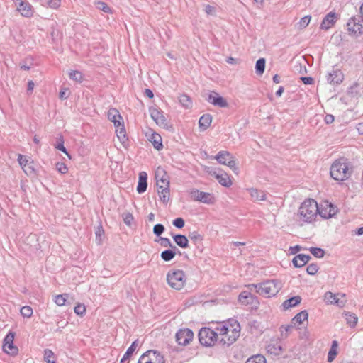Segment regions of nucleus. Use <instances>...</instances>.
I'll return each instance as SVG.
<instances>
[{
	"instance_id": "obj_32",
	"label": "nucleus",
	"mask_w": 363,
	"mask_h": 363,
	"mask_svg": "<svg viewBox=\"0 0 363 363\" xmlns=\"http://www.w3.org/2000/svg\"><path fill=\"white\" fill-rule=\"evenodd\" d=\"M150 141L152 143L154 147L157 150H160L163 147L162 138L159 134L156 133H153L151 135Z\"/></svg>"
},
{
	"instance_id": "obj_16",
	"label": "nucleus",
	"mask_w": 363,
	"mask_h": 363,
	"mask_svg": "<svg viewBox=\"0 0 363 363\" xmlns=\"http://www.w3.org/2000/svg\"><path fill=\"white\" fill-rule=\"evenodd\" d=\"M16 6L18 11L24 17H30L33 16V6L27 1L16 0Z\"/></svg>"
},
{
	"instance_id": "obj_8",
	"label": "nucleus",
	"mask_w": 363,
	"mask_h": 363,
	"mask_svg": "<svg viewBox=\"0 0 363 363\" xmlns=\"http://www.w3.org/2000/svg\"><path fill=\"white\" fill-rule=\"evenodd\" d=\"M318 213L325 219L332 218L338 211L337 206L328 201H323L320 206H318Z\"/></svg>"
},
{
	"instance_id": "obj_53",
	"label": "nucleus",
	"mask_w": 363,
	"mask_h": 363,
	"mask_svg": "<svg viewBox=\"0 0 363 363\" xmlns=\"http://www.w3.org/2000/svg\"><path fill=\"white\" fill-rule=\"evenodd\" d=\"M96 7L98 9L103 11L105 13H110L111 9L110 7L103 1H98L96 3Z\"/></svg>"
},
{
	"instance_id": "obj_36",
	"label": "nucleus",
	"mask_w": 363,
	"mask_h": 363,
	"mask_svg": "<svg viewBox=\"0 0 363 363\" xmlns=\"http://www.w3.org/2000/svg\"><path fill=\"white\" fill-rule=\"evenodd\" d=\"M266 60L264 58H259L255 65V72L257 74L262 75L265 69Z\"/></svg>"
},
{
	"instance_id": "obj_25",
	"label": "nucleus",
	"mask_w": 363,
	"mask_h": 363,
	"mask_svg": "<svg viewBox=\"0 0 363 363\" xmlns=\"http://www.w3.org/2000/svg\"><path fill=\"white\" fill-rule=\"evenodd\" d=\"M255 296H253L250 292L242 291L240 293L238 297V301L244 305H248L253 303V301Z\"/></svg>"
},
{
	"instance_id": "obj_5",
	"label": "nucleus",
	"mask_w": 363,
	"mask_h": 363,
	"mask_svg": "<svg viewBox=\"0 0 363 363\" xmlns=\"http://www.w3.org/2000/svg\"><path fill=\"white\" fill-rule=\"evenodd\" d=\"M199 340L204 346H212L217 341L218 333L208 328H203L199 330Z\"/></svg>"
},
{
	"instance_id": "obj_11",
	"label": "nucleus",
	"mask_w": 363,
	"mask_h": 363,
	"mask_svg": "<svg viewBox=\"0 0 363 363\" xmlns=\"http://www.w3.org/2000/svg\"><path fill=\"white\" fill-rule=\"evenodd\" d=\"M15 333L9 331L4 340L3 350L5 352L11 354H16L18 352L17 347L14 346L13 340Z\"/></svg>"
},
{
	"instance_id": "obj_4",
	"label": "nucleus",
	"mask_w": 363,
	"mask_h": 363,
	"mask_svg": "<svg viewBox=\"0 0 363 363\" xmlns=\"http://www.w3.org/2000/svg\"><path fill=\"white\" fill-rule=\"evenodd\" d=\"M167 281L172 289L180 290L184 286L186 278L182 270L173 269L168 272Z\"/></svg>"
},
{
	"instance_id": "obj_27",
	"label": "nucleus",
	"mask_w": 363,
	"mask_h": 363,
	"mask_svg": "<svg viewBox=\"0 0 363 363\" xmlns=\"http://www.w3.org/2000/svg\"><path fill=\"white\" fill-rule=\"evenodd\" d=\"M173 240L182 248H187L189 247L188 238L184 235H175L173 236Z\"/></svg>"
},
{
	"instance_id": "obj_55",
	"label": "nucleus",
	"mask_w": 363,
	"mask_h": 363,
	"mask_svg": "<svg viewBox=\"0 0 363 363\" xmlns=\"http://www.w3.org/2000/svg\"><path fill=\"white\" fill-rule=\"evenodd\" d=\"M172 224L174 227L180 229L184 226L185 221L182 218H177L173 220Z\"/></svg>"
},
{
	"instance_id": "obj_60",
	"label": "nucleus",
	"mask_w": 363,
	"mask_h": 363,
	"mask_svg": "<svg viewBox=\"0 0 363 363\" xmlns=\"http://www.w3.org/2000/svg\"><path fill=\"white\" fill-rule=\"evenodd\" d=\"M133 220V216L131 213H127L123 215V221L126 225H130Z\"/></svg>"
},
{
	"instance_id": "obj_47",
	"label": "nucleus",
	"mask_w": 363,
	"mask_h": 363,
	"mask_svg": "<svg viewBox=\"0 0 363 363\" xmlns=\"http://www.w3.org/2000/svg\"><path fill=\"white\" fill-rule=\"evenodd\" d=\"M21 314L24 318H30L33 315V309L30 306H23L21 309Z\"/></svg>"
},
{
	"instance_id": "obj_41",
	"label": "nucleus",
	"mask_w": 363,
	"mask_h": 363,
	"mask_svg": "<svg viewBox=\"0 0 363 363\" xmlns=\"http://www.w3.org/2000/svg\"><path fill=\"white\" fill-rule=\"evenodd\" d=\"M54 357L55 354L51 350L45 349L44 350V360L47 363H55Z\"/></svg>"
},
{
	"instance_id": "obj_58",
	"label": "nucleus",
	"mask_w": 363,
	"mask_h": 363,
	"mask_svg": "<svg viewBox=\"0 0 363 363\" xmlns=\"http://www.w3.org/2000/svg\"><path fill=\"white\" fill-rule=\"evenodd\" d=\"M23 169V171L25 172V173L28 175L29 174H32L35 172V169L32 165V162H28L27 164H26V167H24L23 168H22Z\"/></svg>"
},
{
	"instance_id": "obj_52",
	"label": "nucleus",
	"mask_w": 363,
	"mask_h": 363,
	"mask_svg": "<svg viewBox=\"0 0 363 363\" xmlns=\"http://www.w3.org/2000/svg\"><path fill=\"white\" fill-rule=\"evenodd\" d=\"M77 315L82 316L86 312V308L84 304L78 303L74 308Z\"/></svg>"
},
{
	"instance_id": "obj_37",
	"label": "nucleus",
	"mask_w": 363,
	"mask_h": 363,
	"mask_svg": "<svg viewBox=\"0 0 363 363\" xmlns=\"http://www.w3.org/2000/svg\"><path fill=\"white\" fill-rule=\"evenodd\" d=\"M176 252L172 250H165L161 253V258L165 261L169 262L175 257Z\"/></svg>"
},
{
	"instance_id": "obj_38",
	"label": "nucleus",
	"mask_w": 363,
	"mask_h": 363,
	"mask_svg": "<svg viewBox=\"0 0 363 363\" xmlns=\"http://www.w3.org/2000/svg\"><path fill=\"white\" fill-rule=\"evenodd\" d=\"M179 101L182 104V106L186 108H190L191 106V100L189 96L186 94H182L179 97Z\"/></svg>"
},
{
	"instance_id": "obj_1",
	"label": "nucleus",
	"mask_w": 363,
	"mask_h": 363,
	"mask_svg": "<svg viewBox=\"0 0 363 363\" xmlns=\"http://www.w3.org/2000/svg\"><path fill=\"white\" fill-rule=\"evenodd\" d=\"M352 167L347 159L340 157L335 160L330 167V177L338 182L349 179L352 174Z\"/></svg>"
},
{
	"instance_id": "obj_28",
	"label": "nucleus",
	"mask_w": 363,
	"mask_h": 363,
	"mask_svg": "<svg viewBox=\"0 0 363 363\" xmlns=\"http://www.w3.org/2000/svg\"><path fill=\"white\" fill-rule=\"evenodd\" d=\"M212 116L210 114L203 115L199 121V125L201 129L203 130H206L211 123Z\"/></svg>"
},
{
	"instance_id": "obj_39",
	"label": "nucleus",
	"mask_w": 363,
	"mask_h": 363,
	"mask_svg": "<svg viewBox=\"0 0 363 363\" xmlns=\"http://www.w3.org/2000/svg\"><path fill=\"white\" fill-rule=\"evenodd\" d=\"M69 77L71 79L77 82H82L84 79L82 73L77 70L70 71L69 72Z\"/></svg>"
},
{
	"instance_id": "obj_49",
	"label": "nucleus",
	"mask_w": 363,
	"mask_h": 363,
	"mask_svg": "<svg viewBox=\"0 0 363 363\" xmlns=\"http://www.w3.org/2000/svg\"><path fill=\"white\" fill-rule=\"evenodd\" d=\"M224 164L229 167L235 173H238V167H237V164L233 157H231L230 159Z\"/></svg>"
},
{
	"instance_id": "obj_57",
	"label": "nucleus",
	"mask_w": 363,
	"mask_h": 363,
	"mask_svg": "<svg viewBox=\"0 0 363 363\" xmlns=\"http://www.w3.org/2000/svg\"><path fill=\"white\" fill-rule=\"evenodd\" d=\"M310 16H306L303 17L299 21V26L301 28H306L310 23L311 21Z\"/></svg>"
},
{
	"instance_id": "obj_64",
	"label": "nucleus",
	"mask_w": 363,
	"mask_h": 363,
	"mask_svg": "<svg viewBox=\"0 0 363 363\" xmlns=\"http://www.w3.org/2000/svg\"><path fill=\"white\" fill-rule=\"evenodd\" d=\"M300 79L305 84H313L314 83V79L311 77H301Z\"/></svg>"
},
{
	"instance_id": "obj_22",
	"label": "nucleus",
	"mask_w": 363,
	"mask_h": 363,
	"mask_svg": "<svg viewBox=\"0 0 363 363\" xmlns=\"http://www.w3.org/2000/svg\"><path fill=\"white\" fill-rule=\"evenodd\" d=\"M147 175L146 172H142L139 174V179L137 186V191L138 194L144 193L147 187Z\"/></svg>"
},
{
	"instance_id": "obj_12",
	"label": "nucleus",
	"mask_w": 363,
	"mask_h": 363,
	"mask_svg": "<svg viewBox=\"0 0 363 363\" xmlns=\"http://www.w3.org/2000/svg\"><path fill=\"white\" fill-rule=\"evenodd\" d=\"M190 195L194 201H200L207 204H211L214 201L213 196L207 192L200 191L198 189H194L191 191Z\"/></svg>"
},
{
	"instance_id": "obj_34",
	"label": "nucleus",
	"mask_w": 363,
	"mask_h": 363,
	"mask_svg": "<svg viewBox=\"0 0 363 363\" xmlns=\"http://www.w3.org/2000/svg\"><path fill=\"white\" fill-rule=\"evenodd\" d=\"M116 128H116V133L117 137L118 138L121 143L122 144L125 145L128 140L125 128L123 124H121V126L116 127Z\"/></svg>"
},
{
	"instance_id": "obj_40",
	"label": "nucleus",
	"mask_w": 363,
	"mask_h": 363,
	"mask_svg": "<svg viewBox=\"0 0 363 363\" xmlns=\"http://www.w3.org/2000/svg\"><path fill=\"white\" fill-rule=\"evenodd\" d=\"M245 363H267V362L263 355L257 354L250 357Z\"/></svg>"
},
{
	"instance_id": "obj_18",
	"label": "nucleus",
	"mask_w": 363,
	"mask_h": 363,
	"mask_svg": "<svg viewBox=\"0 0 363 363\" xmlns=\"http://www.w3.org/2000/svg\"><path fill=\"white\" fill-rule=\"evenodd\" d=\"M344 79V74L340 69H333L328 73L327 80L330 84H339Z\"/></svg>"
},
{
	"instance_id": "obj_51",
	"label": "nucleus",
	"mask_w": 363,
	"mask_h": 363,
	"mask_svg": "<svg viewBox=\"0 0 363 363\" xmlns=\"http://www.w3.org/2000/svg\"><path fill=\"white\" fill-rule=\"evenodd\" d=\"M318 266L317 264H310L306 268V272L310 275H315L318 271Z\"/></svg>"
},
{
	"instance_id": "obj_14",
	"label": "nucleus",
	"mask_w": 363,
	"mask_h": 363,
	"mask_svg": "<svg viewBox=\"0 0 363 363\" xmlns=\"http://www.w3.org/2000/svg\"><path fill=\"white\" fill-rule=\"evenodd\" d=\"M155 179L157 188L169 186V177L163 168L160 167L157 168L155 173Z\"/></svg>"
},
{
	"instance_id": "obj_48",
	"label": "nucleus",
	"mask_w": 363,
	"mask_h": 363,
	"mask_svg": "<svg viewBox=\"0 0 363 363\" xmlns=\"http://www.w3.org/2000/svg\"><path fill=\"white\" fill-rule=\"evenodd\" d=\"M55 147L56 149L62 151V152L65 153L70 158V155H69L66 148L64 146V140H63V138L62 136L59 138V141L55 145Z\"/></svg>"
},
{
	"instance_id": "obj_24",
	"label": "nucleus",
	"mask_w": 363,
	"mask_h": 363,
	"mask_svg": "<svg viewBox=\"0 0 363 363\" xmlns=\"http://www.w3.org/2000/svg\"><path fill=\"white\" fill-rule=\"evenodd\" d=\"M215 177L218 182L223 186L229 187L232 184V182L229 176L225 172L216 173L214 172Z\"/></svg>"
},
{
	"instance_id": "obj_42",
	"label": "nucleus",
	"mask_w": 363,
	"mask_h": 363,
	"mask_svg": "<svg viewBox=\"0 0 363 363\" xmlns=\"http://www.w3.org/2000/svg\"><path fill=\"white\" fill-rule=\"evenodd\" d=\"M189 239L194 242V244L201 242L203 237L197 231L190 232L189 233Z\"/></svg>"
},
{
	"instance_id": "obj_61",
	"label": "nucleus",
	"mask_w": 363,
	"mask_h": 363,
	"mask_svg": "<svg viewBox=\"0 0 363 363\" xmlns=\"http://www.w3.org/2000/svg\"><path fill=\"white\" fill-rule=\"evenodd\" d=\"M18 161L22 168L26 167V164L29 162V160L22 155H18Z\"/></svg>"
},
{
	"instance_id": "obj_19",
	"label": "nucleus",
	"mask_w": 363,
	"mask_h": 363,
	"mask_svg": "<svg viewBox=\"0 0 363 363\" xmlns=\"http://www.w3.org/2000/svg\"><path fill=\"white\" fill-rule=\"evenodd\" d=\"M340 294H334L330 291H328L324 295V301L327 304H335L340 307L345 306V301L340 300L338 298Z\"/></svg>"
},
{
	"instance_id": "obj_43",
	"label": "nucleus",
	"mask_w": 363,
	"mask_h": 363,
	"mask_svg": "<svg viewBox=\"0 0 363 363\" xmlns=\"http://www.w3.org/2000/svg\"><path fill=\"white\" fill-rule=\"evenodd\" d=\"M311 253L317 258H322L324 257L325 251L320 247H311L309 248Z\"/></svg>"
},
{
	"instance_id": "obj_13",
	"label": "nucleus",
	"mask_w": 363,
	"mask_h": 363,
	"mask_svg": "<svg viewBox=\"0 0 363 363\" xmlns=\"http://www.w3.org/2000/svg\"><path fill=\"white\" fill-rule=\"evenodd\" d=\"M235 326L231 325V329H230V332L231 334L228 333V335H225L220 340V342H223V344H226L228 346L232 345L233 342L236 341V340L240 336V326L238 322L234 321Z\"/></svg>"
},
{
	"instance_id": "obj_45",
	"label": "nucleus",
	"mask_w": 363,
	"mask_h": 363,
	"mask_svg": "<svg viewBox=\"0 0 363 363\" xmlns=\"http://www.w3.org/2000/svg\"><path fill=\"white\" fill-rule=\"evenodd\" d=\"M67 297L68 295L67 294L57 295L55 297V303L59 306H62L65 304Z\"/></svg>"
},
{
	"instance_id": "obj_2",
	"label": "nucleus",
	"mask_w": 363,
	"mask_h": 363,
	"mask_svg": "<svg viewBox=\"0 0 363 363\" xmlns=\"http://www.w3.org/2000/svg\"><path fill=\"white\" fill-rule=\"evenodd\" d=\"M318 211V205L316 201L308 199L301 203L298 214L303 221L311 223L315 220Z\"/></svg>"
},
{
	"instance_id": "obj_10",
	"label": "nucleus",
	"mask_w": 363,
	"mask_h": 363,
	"mask_svg": "<svg viewBox=\"0 0 363 363\" xmlns=\"http://www.w3.org/2000/svg\"><path fill=\"white\" fill-rule=\"evenodd\" d=\"M177 342L180 345H187L194 337V333L189 328H182L175 335Z\"/></svg>"
},
{
	"instance_id": "obj_35",
	"label": "nucleus",
	"mask_w": 363,
	"mask_h": 363,
	"mask_svg": "<svg viewBox=\"0 0 363 363\" xmlns=\"http://www.w3.org/2000/svg\"><path fill=\"white\" fill-rule=\"evenodd\" d=\"M347 323L350 325V327L354 328L356 326L358 320L357 316L354 313H345L344 314Z\"/></svg>"
},
{
	"instance_id": "obj_9",
	"label": "nucleus",
	"mask_w": 363,
	"mask_h": 363,
	"mask_svg": "<svg viewBox=\"0 0 363 363\" xmlns=\"http://www.w3.org/2000/svg\"><path fill=\"white\" fill-rule=\"evenodd\" d=\"M149 111L151 118L157 125L164 128H168V123L162 111L156 107H150Z\"/></svg>"
},
{
	"instance_id": "obj_54",
	"label": "nucleus",
	"mask_w": 363,
	"mask_h": 363,
	"mask_svg": "<svg viewBox=\"0 0 363 363\" xmlns=\"http://www.w3.org/2000/svg\"><path fill=\"white\" fill-rule=\"evenodd\" d=\"M161 240V245L163 247H169L171 248H173L174 250H177V247L172 245L170 240L167 238H160Z\"/></svg>"
},
{
	"instance_id": "obj_62",
	"label": "nucleus",
	"mask_w": 363,
	"mask_h": 363,
	"mask_svg": "<svg viewBox=\"0 0 363 363\" xmlns=\"http://www.w3.org/2000/svg\"><path fill=\"white\" fill-rule=\"evenodd\" d=\"M69 96V89L64 88L61 89L60 93H59V98L62 100H65L67 99Z\"/></svg>"
},
{
	"instance_id": "obj_31",
	"label": "nucleus",
	"mask_w": 363,
	"mask_h": 363,
	"mask_svg": "<svg viewBox=\"0 0 363 363\" xmlns=\"http://www.w3.org/2000/svg\"><path fill=\"white\" fill-rule=\"evenodd\" d=\"M301 301V298L299 296H293L285 301H284L282 306L285 309L294 307L299 304Z\"/></svg>"
},
{
	"instance_id": "obj_33",
	"label": "nucleus",
	"mask_w": 363,
	"mask_h": 363,
	"mask_svg": "<svg viewBox=\"0 0 363 363\" xmlns=\"http://www.w3.org/2000/svg\"><path fill=\"white\" fill-rule=\"evenodd\" d=\"M231 157L233 156L228 151H220L216 156V159L220 164H224Z\"/></svg>"
},
{
	"instance_id": "obj_44",
	"label": "nucleus",
	"mask_w": 363,
	"mask_h": 363,
	"mask_svg": "<svg viewBox=\"0 0 363 363\" xmlns=\"http://www.w3.org/2000/svg\"><path fill=\"white\" fill-rule=\"evenodd\" d=\"M337 347V342L336 340L333 341L331 349L329 351L328 355V361L329 362H331L332 361H333L335 356L337 354V352L335 350V348Z\"/></svg>"
},
{
	"instance_id": "obj_3",
	"label": "nucleus",
	"mask_w": 363,
	"mask_h": 363,
	"mask_svg": "<svg viewBox=\"0 0 363 363\" xmlns=\"http://www.w3.org/2000/svg\"><path fill=\"white\" fill-rule=\"evenodd\" d=\"M257 293L265 297L275 296L282 288V284L277 279H269L259 284Z\"/></svg>"
},
{
	"instance_id": "obj_15",
	"label": "nucleus",
	"mask_w": 363,
	"mask_h": 363,
	"mask_svg": "<svg viewBox=\"0 0 363 363\" xmlns=\"http://www.w3.org/2000/svg\"><path fill=\"white\" fill-rule=\"evenodd\" d=\"M208 102L220 108L228 107L227 101L216 91H211L206 99Z\"/></svg>"
},
{
	"instance_id": "obj_26",
	"label": "nucleus",
	"mask_w": 363,
	"mask_h": 363,
	"mask_svg": "<svg viewBox=\"0 0 363 363\" xmlns=\"http://www.w3.org/2000/svg\"><path fill=\"white\" fill-rule=\"evenodd\" d=\"M157 192L160 200L164 203H167L170 198V190L169 186H164L162 188H157Z\"/></svg>"
},
{
	"instance_id": "obj_50",
	"label": "nucleus",
	"mask_w": 363,
	"mask_h": 363,
	"mask_svg": "<svg viewBox=\"0 0 363 363\" xmlns=\"http://www.w3.org/2000/svg\"><path fill=\"white\" fill-rule=\"evenodd\" d=\"M165 228L162 224L158 223L156 224L153 228V233L159 237L160 236L164 231Z\"/></svg>"
},
{
	"instance_id": "obj_23",
	"label": "nucleus",
	"mask_w": 363,
	"mask_h": 363,
	"mask_svg": "<svg viewBox=\"0 0 363 363\" xmlns=\"http://www.w3.org/2000/svg\"><path fill=\"white\" fill-rule=\"evenodd\" d=\"M108 118L114 123L116 127L121 125L122 117L119 112L115 108H111L108 112Z\"/></svg>"
},
{
	"instance_id": "obj_63",
	"label": "nucleus",
	"mask_w": 363,
	"mask_h": 363,
	"mask_svg": "<svg viewBox=\"0 0 363 363\" xmlns=\"http://www.w3.org/2000/svg\"><path fill=\"white\" fill-rule=\"evenodd\" d=\"M60 0H50L48 5L50 8L57 9L60 6Z\"/></svg>"
},
{
	"instance_id": "obj_20",
	"label": "nucleus",
	"mask_w": 363,
	"mask_h": 363,
	"mask_svg": "<svg viewBox=\"0 0 363 363\" xmlns=\"http://www.w3.org/2000/svg\"><path fill=\"white\" fill-rule=\"evenodd\" d=\"M266 350L268 353L276 356L281 354L283 350L279 340H276L268 344L266 347Z\"/></svg>"
},
{
	"instance_id": "obj_46",
	"label": "nucleus",
	"mask_w": 363,
	"mask_h": 363,
	"mask_svg": "<svg viewBox=\"0 0 363 363\" xmlns=\"http://www.w3.org/2000/svg\"><path fill=\"white\" fill-rule=\"evenodd\" d=\"M137 346L138 342L137 340H135L131 344V345L127 350L126 352L124 354V359H129L135 352Z\"/></svg>"
},
{
	"instance_id": "obj_17",
	"label": "nucleus",
	"mask_w": 363,
	"mask_h": 363,
	"mask_svg": "<svg viewBox=\"0 0 363 363\" xmlns=\"http://www.w3.org/2000/svg\"><path fill=\"white\" fill-rule=\"evenodd\" d=\"M338 19V15L334 12H329L323 19L320 23V29L327 30L332 28Z\"/></svg>"
},
{
	"instance_id": "obj_30",
	"label": "nucleus",
	"mask_w": 363,
	"mask_h": 363,
	"mask_svg": "<svg viewBox=\"0 0 363 363\" xmlns=\"http://www.w3.org/2000/svg\"><path fill=\"white\" fill-rule=\"evenodd\" d=\"M308 316V312L306 311H302L300 313H297L291 320V323L294 326L296 325H300L305 320H307Z\"/></svg>"
},
{
	"instance_id": "obj_59",
	"label": "nucleus",
	"mask_w": 363,
	"mask_h": 363,
	"mask_svg": "<svg viewBox=\"0 0 363 363\" xmlns=\"http://www.w3.org/2000/svg\"><path fill=\"white\" fill-rule=\"evenodd\" d=\"M216 330L219 331V334L221 335H228V333H230V328L225 325H222L220 327H217Z\"/></svg>"
},
{
	"instance_id": "obj_6",
	"label": "nucleus",
	"mask_w": 363,
	"mask_h": 363,
	"mask_svg": "<svg viewBox=\"0 0 363 363\" xmlns=\"http://www.w3.org/2000/svg\"><path fill=\"white\" fill-rule=\"evenodd\" d=\"M138 363H165V361L160 352L150 350L141 355Z\"/></svg>"
},
{
	"instance_id": "obj_56",
	"label": "nucleus",
	"mask_w": 363,
	"mask_h": 363,
	"mask_svg": "<svg viewBox=\"0 0 363 363\" xmlns=\"http://www.w3.org/2000/svg\"><path fill=\"white\" fill-rule=\"evenodd\" d=\"M55 166L57 170L62 174H65L68 171L67 167L63 162H57Z\"/></svg>"
},
{
	"instance_id": "obj_7",
	"label": "nucleus",
	"mask_w": 363,
	"mask_h": 363,
	"mask_svg": "<svg viewBox=\"0 0 363 363\" xmlns=\"http://www.w3.org/2000/svg\"><path fill=\"white\" fill-rule=\"evenodd\" d=\"M350 34L359 35L363 33V19L360 16L350 18L347 23Z\"/></svg>"
},
{
	"instance_id": "obj_29",
	"label": "nucleus",
	"mask_w": 363,
	"mask_h": 363,
	"mask_svg": "<svg viewBox=\"0 0 363 363\" xmlns=\"http://www.w3.org/2000/svg\"><path fill=\"white\" fill-rule=\"evenodd\" d=\"M250 194L253 201H264L266 199V194L263 191L257 189H250Z\"/></svg>"
},
{
	"instance_id": "obj_21",
	"label": "nucleus",
	"mask_w": 363,
	"mask_h": 363,
	"mask_svg": "<svg viewBox=\"0 0 363 363\" xmlns=\"http://www.w3.org/2000/svg\"><path fill=\"white\" fill-rule=\"evenodd\" d=\"M311 257L305 254H298L295 256L292 260L293 265L296 268H300L306 265L309 260Z\"/></svg>"
}]
</instances>
